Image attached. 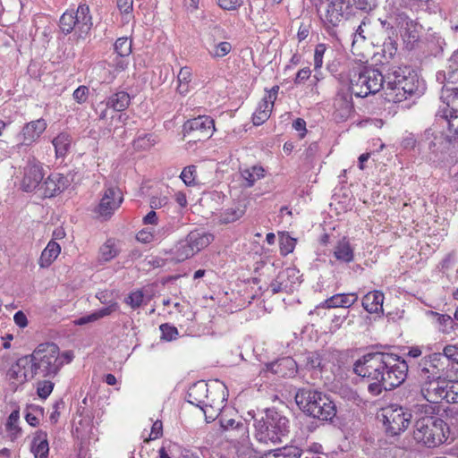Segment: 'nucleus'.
Returning <instances> with one entry per match:
<instances>
[{"label":"nucleus","mask_w":458,"mask_h":458,"mask_svg":"<svg viewBox=\"0 0 458 458\" xmlns=\"http://www.w3.org/2000/svg\"><path fill=\"white\" fill-rule=\"evenodd\" d=\"M353 370L358 376L367 377L370 381L368 391L373 396H377L383 390H392L405 380L408 365L397 355L373 352L358 360Z\"/></svg>","instance_id":"1"},{"label":"nucleus","mask_w":458,"mask_h":458,"mask_svg":"<svg viewBox=\"0 0 458 458\" xmlns=\"http://www.w3.org/2000/svg\"><path fill=\"white\" fill-rule=\"evenodd\" d=\"M35 370L38 369V377L54 378L64 364L70 363L73 353L70 351L60 352L59 347L53 343H44L31 353Z\"/></svg>","instance_id":"2"},{"label":"nucleus","mask_w":458,"mask_h":458,"mask_svg":"<svg viewBox=\"0 0 458 458\" xmlns=\"http://www.w3.org/2000/svg\"><path fill=\"white\" fill-rule=\"evenodd\" d=\"M295 402L303 412L319 420H332L336 415V406L331 398L310 387L298 390Z\"/></svg>","instance_id":"3"},{"label":"nucleus","mask_w":458,"mask_h":458,"mask_svg":"<svg viewBox=\"0 0 458 458\" xmlns=\"http://www.w3.org/2000/svg\"><path fill=\"white\" fill-rule=\"evenodd\" d=\"M350 91L359 98L376 94L384 88V76L377 69L354 64L345 74Z\"/></svg>","instance_id":"4"},{"label":"nucleus","mask_w":458,"mask_h":458,"mask_svg":"<svg viewBox=\"0 0 458 458\" xmlns=\"http://www.w3.org/2000/svg\"><path fill=\"white\" fill-rule=\"evenodd\" d=\"M289 428L288 419L274 409H267L265 416L255 422L256 437L264 443H283L289 434Z\"/></svg>","instance_id":"5"},{"label":"nucleus","mask_w":458,"mask_h":458,"mask_svg":"<svg viewBox=\"0 0 458 458\" xmlns=\"http://www.w3.org/2000/svg\"><path fill=\"white\" fill-rule=\"evenodd\" d=\"M445 423L443 420L424 416L418 419L414 424L413 438L428 448L436 447L446 440L445 434Z\"/></svg>","instance_id":"6"},{"label":"nucleus","mask_w":458,"mask_h":458,"mask_svg":"<svg viewBox=\"0 0 458 458\" xmlns=\"http://www.w3.org/2000/svg\"><path fill=\"white\" fill-rule=\"evenodd\" d=\"M92 18L89 14V7L86 4H81L76 13L66 11L60 18L59 27L64 34L74 30L77 38L85 39L92 28Z\"/></svg>","instance_id":"7"},{"label":"nucleus","mask_w":458,"mask_h":458,"mask_svg":"<svg viewBox=\"0 0 458 458\" xmlns=\"http://www.w3.org/2000/svg\"><path fill=\"white\" fill-rule=\"evenodd\" d=\"M213 241L212 233L203 229L192 230L175 246L174 259L177 262H182L208 247Z\"/></svg>","instance_id":"8"},{"label":"nucleus","mask_w":458,"mask_h":458,"mask_svg":"<svg viewBox=\"0 0 458 458\" xmlns=\"http://www.w3.org/2000/svg\"><path fill=\"white\" fill-rule=\"evenodd\" d=\"M383 422L387 434L397 436L404 432L411 420V411L400 405L391 404L382 410Z\"/></svg>","instance_id":"9"},{"label":"nucleus","mask_w":458,"mask_h":458,"mask_svg":"<svg viewBox=\"0 0 458 458\" xmlns=\"http://www.w3.org/2000/svg\"><path fill=\"white\" fill-rule=\"evenodd\" d=\"M327 27L337 26L344 18V0H310Z\"/></svg>","instance_id":"10"},{"label":"nucleus","mask_w":458,"mask_h":458,"mask_svg":"<svg viewBox=\"0 0 458 458\" xmlns=\"http://www.w3.org/2000/svg\"><path fill=\"white\" fill-rule=\"evenodd\" d=\"M184 137L190 141H203L209 139L214 131V120L209 116H198L187 121L183 125Z\"/></svg>","instance_id":"11"},{"label":"nucleus","mask_w":458,"mask_h":458,"mask_svg":"<svg viewBox=\"0 0 458 458\" xmlns=\"http://www.w3.org/2000/svg\"><path fill=\"white\" fill-rule=\"evenodd\" d=\"M123 200V193L118 187H108L105 190L96 212L100 217L108 219L120 208Z\"/></svg>","instance_id":"12"},{"label":"nucleus","mask_w":458,"mask_h":458,"mask_svg":"<svg viewBox=\"0 0 458 458\" xmlns=\"http://www.w3.org/2000/svg\"><path fill=\"white\" fill-rule=\"evenodd\" d=\"M444 106H440L437 117L442 123L447 127L446 139L458 140V106L447 104V101L442 99Z\"/></svg>","instance_id":"13"},{"label":"nucleus","mask_w":458,"mask_h":458,"mask_svg":"<svg viewBox=\"0 0 458 458\" xmlns=\"http://www.w3.org/2000/svg\"><path fill=\"white\" fill-rule=\"evenodd\" d=\"M44 175L40 162L37 161L35 158L30 159L23 169L21 189L26 192L35 191L42 182Z\"/></svg>","instance_id":"14"},{"label":"nucleus","mask_w":458,"mask_h":458,"mask_svg":"<svg viewBox=\"0 0 458 458\" xmlns=\"http://www.w3.org/2000/svg\"><path fill=\"white\" fill-rule=\"evenodd\" d=\"M227 396L228 394L226 386L220 381L215 380L212 385L209 386V393L207 399L206 410L208 411V408H210L213 410V412L208 415V419H210L211 420H215V418L217 416V413L225 406Z\"/></svg>","instance_id":"15"},{"label":"nucleus","mask_w":458,"mask_h":458,"mask_svg":"<svg viewBox=\"0 0 458 458\" xmlns=\"http://www.w3.org/2000/svg\"><path fill=\"white\" fill-rule=\"evenodd\" d=\"M239 436L231 439L235 453L239 458H257L249 437V428L246 424L237 425Z\"/></svg>","instance_id":"16"},{"label":"nucleus","mask_w":458,"mask_h":458,"mask_svg":"<svg viewBox=\"0 0 458 458\" xmlns=\"http://www.w3.org/2000/svg\"><path fill=\"white\" fill-rule=\"evenodd\" d=\"M446 387L445 380L437 378L424 379L421 385L420 394L425 400L431 403H438L443 401V393Z\"/></svg>","instance_id":"17"},{"label":"nucleus","mask_w":458,"mask_h":458,"mask_svg":"<svg viewBox=\"0 0 458 458\" xmlns=\"http://www.w3.org/2000/svg\"><path fill=\"white\" fill-rule=\"evenodd\" d=\"M208 393L209 385L204 381H198L189 388L187 394V401L190 403L199 407L204 411L207 420L208 411L206 410V406Z\"/></svg>","instance_id":"18"},{"label":"nucleus","mask_w":458,"mask_h":458,"mask_svg":"<svg viewBox=\"0 0 458 458\" xmlns=\"http://www.w3.org/2000/svg\"><path fill=\"white\" fill-rule=\"evenodd\" d=\"M47 126V122L42 118L27 123L22 127L19 135L21 144L24 146H30L32 143L36 142L46 131Z\"/></svg>","instance_id":"19"},{"label":"nucleus","mask_w":458,"mask_h":458,"mask_svg":"<svg viewBox=\"0 0 458 458\" xmlns=\"http://www.w3.org/2000/svg\"><path fill=\"white\" fill-rule=\"evenodd\" d=\"M366 39H369L371 44L375 46H378L382 42L380 34L378 32H375V30L369 21L364 20L353 33V39L352 42V52H354L358 45L363 43Z\"/></svg>","instance_id":"20"},{"label":"nucleus","mask_w":458,"mask_h":458,"mask_svg":"<svg viewBox=\"0 0 458 458\" xmlns=\"http://www.w3.org/2000/svg\"><path fill=\"white\" fill-rule=\"evenodd\" d=\"M414 91L413 78L406 76L398 87L388 88V91L386 93V99L389 102L400 103L407 99L408 96H411Z\"/></svg>","instance_id":"21"},{"label":"nucleus","mask_w":458,"mask_h":458,"mask_svg":"<svg viewBox=\"0 0 458 458\" xmlns=\"http://www.w3.org/2000/svg\"><path fill=\"white\" fill-rule=\"evenodd\" d=\"M66 179L60 174H50L38 188L45 198H51L65 188Z\"/></svg>","instance_id":"22"},{"label":"nucleus","mask_w":458,"mask_h":458,"mask_svg":"<svg viewBox=\"0 0 458 458\" xmlns=\"http://www.w3.org/2000/svg\"><path fill=\"white\" fill-rule=\"evenodd\" d=\"M332 252L335 260L341 263H350L354 259V250L345 237L336 242Z\"/></svg>","instance_id":"23"},{"label":"nucleus","mask_w":458,"mask_h":458,"mask_svg":"<svg viewBox=\"0 0 458 458\" xmlns=\"http://www.w3.org/2000/svg\"><path fill=\"white\" fill-rule=\"evenodd\" d=\"M358 300L356 293H338L327 299L321 307L325 309L332 308H349L353 305Z\"/></svg>","instance_id":"24"},{"label":"nucleus","mask_w":458,"mask_h":458,"mask_svg":"<svg viewBox=\"0 0 458 458\" xmlns=\"http://www.w3.org/2000/svg\"><path fill=\"white\" fill-rule=\"evenodd\" d=\"M384 294L380 291L368 293L362 299V307L369 313H377L383 310Z\"/></svg>","instance_id":"25"},{"label":"nucleus","mask_w":458,"mask_h":458,"mask_svg":"<svg viewBox=\"0 0 458 458\" xmlns=\"http://www.w3.org/2000/svg\"><path fill=\"white\" fill-rule=\"evenodd\" d=\"M61 246L56 242L51 240L46 248L42 250L38 259V265L42 268L48 267L59 256Z\"/></svg>","instance_id":"26"},{"label":"nucleus","mask_w":458,"mask_h":458,"mask_svg":"<svg viewBox=\"0 0 458 458\" xmlns=\"http://www.w3.org/2000/svg\"><path fill=\"white\" fill-rule=\"evenodd\" d=\"M297 271L294 268H286L284 271L280 273L277 277L271 282L269 288L272 293H278L281 292H287L291 285L285 280V278L289 279L291 277H297Z\"/></svg>","instance_id":"27"},{"label":"nucleus","mask_w":458,"mask_h":458,"mask_svg":"<svg viewBox=\"0 0 458 458\" xmlns=\"http://www.w3.org/2000/svg\"><path fill=\"white\" fill-rule=\"evenodd\" d=\"M31 452L35 458H47L49 453V445L47 435L44 431H38L33 438Z\"/></svg>","instance_id":"28"},{"label":"nucleus","mask_w":458,"mask_h":458,"mask_svg":"<svg viewBox=\"0 0 458 458\" xmlns=\"http://www.w3.org/2000/svg\"><path fill=\"white\" fill-rule=\"evenodd\" d=\"M27 364H29L28 358H19L7 370V378L17 385L24 384L26 382V373L22 369Z\"/></svg>","instance_id":"29"},{"label":"nucleus","mask_w":458,"mask_h":458,"mask_svg":"<svg viewBox=\"0 0 458 458\" xmlns=\"http://www.w3.org/2000/svg\"><path fill=\"white\" fill-rule=\"evenodd\" d=\"M458 78V70L453 71L448 77V82L444 85L441 90L440 98L447 101V104H453L458 106V86H450V83H454V79Z\"/></svg>","instance_id":"30"},{"label":"nucleus","mask_w":458,"mask_h":458,"mask_svg":"<svg viewBox=\"0 0 458 458\" xmlns=\"http://www.w3.org/2000/svg\"><path fill=\"white\" fill-rule=\"evenodd\" d=\"M406 71L401 67H392L388 72L384 76V89L385 94L388 91V88L398 87L401 81L406 78Z\"/></svg>","instance_id":"31"},{"label":"nucleus","mask_w":458,"mask_h":458,"mask_svg":"<svg viewBox=\"0 0 458 458\" xmlns=\"http://www.w3.org/2000/svg\"><path fill=\"white\" fill-rule=\"evenodd\" d=\"M130 103V95L125 91H119L107 98L106 107L113 108L116 112H122L129 106Z\"/></svg>","instance_id":"32"},{"label":"nucleus","mask_w":458,"mask_h":458,"mask_svg":"<svg viewBox=\"0 0 458 458\" xmlns=\"http://www.w3.org/2000/svg\"><path fill=\"white\" fill-rule=\"evenodd\" d=\"M119 309V305L117 302H112L107 307L100 309L90 315L84 316L75 320L76 325H85L87 323L94 322L99 318L109 316L113 312L116 311Z\"/></svg>","instance_id":"33"},{"label":"nucleus","mask_w":458,"mask_h":458,"mask_svg":"<svg viewBox=\"0 0 458 458\" xmlns=\"http://www.w3.org/2000/svg\"><path fill=\"white\" fill-rule=\"evenodd\" d=\"M401 35L407 47L412 48L414 44L418 42L420 38V30L418 25L411 20H406L405 27L403 28Z\"/></svg>","instance_id":"34"},{"label":"nucleus","mask_w":458,"mask_h":458,"mask_svg":"<svg viewBox=\"0 0 458 458\" xmlns=\"http://www.w3.org/2000/svg\"><path fill=\"white\" fill-rule=\"evenodd\" d=\"M274 103L263 98L252 115L253 123L255 125L264 123L269 118Z\"/></svg>","instance_id":"35"},{"label":"nucleus","mask_w":458,"mask_h":458,"mask_svg":"<svg viewBox=\"0 0 458 458\" xmlns=\"http://www.w3.org/2000/svg\"><path fill=\"white\" fill-rule=\"evenodd\" d=\"M121 251L119 242L114 239H108L99 250V259L108 262L115 258Z\"/></svg>","instance_id":"36"},{"label":"nucleus","mask_w":458,"mask_h":458,"mask_svg":"<svg viewBox=\"0 0 458 458\" xmlns=\"http://www.w3.org/2000/svg\"><path fill=\"white\" fill-rule=\"evenodd\" d=\"M242 179L246 182L247 187H251L254 183L265 176V169L260 165H252L241 171Z\"/></svg>","instance_id":"37"},{"label":"nucleus","mask_w":458,"mask_h":458,"mask_svg":"<svg viewBox=\"0 0 458 458\" xmlns=\"http://www.w3.org/2000/svg\"><path fill=\"white\" fill-rule=\"evenodd\" d=\"M386 24V21H381L380 30L382 31H378V33L380 34L382 42L378 46L381 45L383 47V53L385 56L388 55L391 57L396 52V42L394 39H392L390 32L384 30Z\"/></svg>","instance_id":"38"},{"label":"nucleus","mask_w":458,"mask_h":458,"mask_svg":"<svg viewBox=\"0 0 458 458\" xmlns=\"http://www.w3.org/2000/svg\"><path fill=\"white\" fill-rule=\"evenodd\" d=\"M232 48L230 42H216L215 39H213L207 47L208 54L213 58H222L227 55L232 51Z\"/></svg>","instance_id":"39"},{"label":"nucleus","mask_w":458,"mask_h":458,"mask_svg":"<svg viewBox=\"0 0 458 458\" xmlns=\"http://www.w3.org/2000/svg\"><path fill=\"white\" fill-rule=\"evenodd\" d=\"M71 142V137L64 132L58 134L52 140V143L55 147V155L57 157L65 156L70 148Z\"/></svg>","instance_id":"40"},{"label":"nucleus","mask_w":458,"mask_h":458,"mask_svg":"<svg viewBox=\"0 0 458 458\" xmlns=\"http://www.w3.org/2000/svg\"><path fill=\"white\" fill-rule=\"evenodd\" d=\"M440 369H435L428 360L424 357L419 363L420 377L424 379L437 378Z\"/></svg>","instance_id":"41"},{"label":"nucleus","mask_w":458,"mask_h":458,"mask_svg":"<svg viewBox=\"0 0 458 458\" xmlns=\"http://www.w3.org/2000/svg\"><path fill=\"white\" fill-rule=\"evenodd\" d=\"M243 208L235 207L225 209L220 215V221L223 224H229L237 221L244 215Z\"/></svg>","instance_id":"42"},{"label":"nucleus","mask_w":458,"mask_h":458,"mask_svg":"<svg viewBox=\"0 0 458 458\" xmlns=\"http://www.w3.org/2000/svg\"><path fill=\"white\" fill-rule=\"evenodd\" d=\"M280 252L286 256L292 253L296 245V239L289 235L288 233H282L279 235Z\"/></svg>","instance_id":"43"},{"label":"nucleus","mask_w":458,"mask_h":458,"mask_svg":"<svg viewBox=\"0 0 458 458\" xmlns=\"http://www.w3.org/2000/svg\"><path fill=\"white\" fill-rule=\"evenodd\" d=\"M446 387L443 393V400L448 403H458V381H445Z\"/></svg>","instance_id":"44"},{"label":"nucleus","mask_w":458,"mask_h":458,"mask_svg":"<svg viewBox=\"0 0 458 458\" xmlns=\"http://www.w3.org/2000/svg\"><path fill=\"white\" fill-rule=\"evenodd\" d=\"M243 424L242 421H235L233 419H220L221 427L228 432V437L233 439L239 436V430L237 425Z\"/></svg>","instance_id":"45"},{"label":"nucleus","mask_w":458,"mask_h":458,"mask_svg":"<svg viewBox=\"0 0 458 458\" xmlns=\"http://www.w3.org/2000/svg\"><path fill=\"white\" fill-rule=\"evenodd\" d=\"M114 50L118 55L124 57L131 53V41L128 38H120L114 43Z\"/></svg>","instance_id":"46"},{"label":"nucleus","mask_w":458,"mask_h":458,"mask_svg":"<svg viewBox=\"0 0 458 458\" xmlns=\"http://www.w3.org/2000/svg\"><path fill=\"white\" fill-rule=\"evenodd\" d=\"M157 142L156 136L153 134H144L143 136H139L134 140V148L136 149H148L152 146H154Z\"/></svg>","instance_id":"47"},{"label":"nucleus","mask_w":458,"mask_h":458,"mask_svg":"<svg viewBox=\"0 0 458 458\" xmlns=\"http://www.w3.org/2000/svg\"><path fill=\"white\" fill-rule=\"evenodd\" d=\"M295 361L291 358H284L267 365V369L275 374L282 373L281 368L293 369Z\"/></svg>","instance_id":"48"},{"label":"nucleus","mask_w":458,"mask_h":458,"mask_svg":"<svg viewBox=\"0 0 458 458\" xmlns=\"http://www.w3.org/2000/svg\"><path fill=\"white\" fill-rule=\"evenodd\" d=\"M54 383L50 380H41L38 382L37 393L42 399H46L50 395L54 389Z\"/></svg>","instance_id":"49"},{"label":"nucleus","mask_w":458,"mask_h":458,"mask_svg":"<svg viewBox=\"0 0 458 458\" xmlns=\"http://www.w3.org/2000/svg\"><path fill=\"white\" fill-rule=\"evenodd\" d=\"M180 177L186 185H188V186L194 185L195 179H196V166L195 165L186 166L185 168H183L182 172L181 173Z\"/></svg>","instance_id":"50"},{"label":"nucleus","mask_w":458,"mask_h":458,"mask_svg":"<svg viewBox=\"0 0 458 458\" xmlns=\"http://www.w3.org/2000/svg\"><path fill=\"white\" fill-rule=\"evenodd\" d=\"M426 137H427V140H429L428 148L432 151L438 150L445 140V139L443 138L441 133H439V135H434V133L430 132V131H426Z\"/></svg>","instance_id":"51"},{"label":"nucleus","mask_w":458,"mask_h":458,"mask_svg":"<svg viewBox=\"0 0 458 458\" xmlns=\"http://www.w3.org/2000/svg\"><path fill=\"white\" fill-rule=\"evenodd\" d=\"M159 328L162 333V338L166 341H172L175 339L178 335L177 328L167 323L162 324Z\"/></svg>","instance_id":"52"},{"label":"nucleus","mask_w":458,"mask_h":458,"mask_svg":"<svg viewBox=\"0 0 458 458\" xmlns=\"http://www.w3.org/2000/svg\"><path fill=\"white\" fill-rule=\"evenodd\" d=\"M22 358H28L29 363L25 365L24 369H22V371L26 373V382L33 379L36 377H38V369H36L35 371L34 360L33 358L31 357V354L22 356Z\"/></svg>","instance_id":"53"},{"label":"nucleus","mask_w":458,"mask_h":458,"mask_svg":"<svg viewBox=\"0 0 458 458\" xmlns=\"http://www.w3.org/2000/svg\"><path fill=\"white\" fill-rule=\"evenodd\" d=\"M327 51V46L325 44H318L316 46L314 52V68L318 70L323 65V56Z\"/></svg>","instance_id":"54"},{"label":"nucleus","mask_w":458,"mask_h":458,"mask_svg":"<svg viewBox=\"0 0 458 458\" xmlns=\"http://www.w3.org/2000/svg\"><path fill=\"white\" fill-rule=\"evenodd\" d=\"M144 295L142 292L136 291L131 293L125 300L126 303L132 309L139 308L143 302Z\"/></svg>","instance_id":"55"},{"label":"nucleus","mask_w":458,"mask_h":458,"mask_svg":"<svg viewBox=\"0 0 458 458\" xmlns=\"http://www.w3.org/2000/svg\"><path fill=\"white\" fill-rule=\"evenodd\" d=\"M88 96L89 89L86 86L78 87L72 94L73 99L79 104L85 103L88 99Z\"/></svg>","instance_id":"56"},{"label":"nucleus","mask_w":458,"mask_h":458,"mask_svg":"<svg viewBox=\"0 0 458 458\" xmlns=\"http://www.w3.org/2000/svg\"><path fill=\"white\" fill-rule=\"evenodd\" d=\"M218 5L226 11H234L242 6V0H217Z\"/></svg>","instance_id":"57"},{"label":"nucleus","mask_w":458,"mask_h":458,"mask_svg":"<svg viewBox=\"0 0 458 458\" xmlns=\"http://www.w3.org/2000/svg\"><path fill=\"white\" fill-rule=\"evenodd\" d=\"M443 356L450 360L455 361L458 364V346L446 345L443 350Z\"/></svg>","instance_id":"58"},{"label":"nucleus","mask_w":458,"mask_h":458,"mask_svg":"<svg viewBox=\"0 0 458 458\" xmlns=\"http://www.w3.org/2000/svg\"><path fill=\"white\" fill-rule=\"evenodd\" d=\"M353 5L365 12L371 11L376 6L375 0H352Z\"/></svg>","instance_id":"59"},{"label":"nucleus","mask_w":458,"mask_h":458,"mask_svg":"<svg viewBox=\"0 0 458 458\" xmlns=\"http://www.w3.org/2000/svg\"><path fill=\"white\" fill-rule=\"evenodd\" d=\"M306 364L310 369L319 368L321 365V358L317 352H310L306 357Z\"/></svg>","instance_id":"60"},{"label":"nucleus","mask_w":458,"mask_h":458,"mask_svg":"<svg viewBox=\"0 0 458 458\" xmlns=\"http://www.w3.org/2000/svg\"><path fill=\"white\" fill-rule=\"evenodd\" d=\"M168 203L166 196H153L149 200V206L153 209H157L165 207Z\"/></svg>","instance_id":"61"},{"label":"nucleus","mask_w":458,"mask_h":458,"mask_svg":"<svg viewBox=\"0 0 458 458\" xmlns=\"http://www.w3.org/2000/svg\"><path fill=\"white\" fill-rule=\"evenodd\" d=\"M191 68L185 66L181 68L178 75H177V82L178 83H190L191 81Z\"/></svg>","instance_id":"62"},{"label":"nucleus","mask_w":458,"mask_h":458,"mask_svg":"<svg viewBox=\"0 0 458 458\" xmlns=\"http://www.w3.org/2000/svg\"><path fill=\"white\" fill-rule=\"evenodd\" d=\"M163 430V424L160 420H157L153 423L151 432L149 434V440H155L161 437Z\"/></svg>","instance_id":"63"},{"label":"nucleus","mask_w":458,"mask_h":458,"mask_svg":"<svg viewBox=\"0 0 458 458\" xmlns=\"http://www.w3.org/2000/svg\"><path fill=\"white\" fill-rule=\"evenodd\" d=\"M13 320L15 324L21 328H24L28 326L27 317L21 310H19L14 314Z\"/></svg>","instance_id":"64"}]
</instances>
